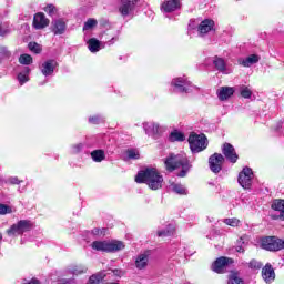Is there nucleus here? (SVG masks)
<instances>
[{
  "label": "nucleus",
  "mask_w": 284,
  "mask_h": 284,
  "mask_svg": "<svg viewBox=\"0 0 284 284\" xmlns=\"http://www.w3.org/2000/svg\"><path fill=\"white\" fill-rule=\"evenodd\" d=\"M54 68H57V61L54 60H47L40 65L43 77H52L54 74Z\"/></svg>",
  "instance_id": "f3484780"
},
{
  "label": "nucleus",
  "mask_w": 284,
  "mask_h": 284,
  "mask_svg": "<svg viewBox=\"0 0 284 284\" xmlns=\"http://www.w3.org/2000/svg\"><path fill=\"white\" fill-rule=\"evenodd\" d=\"M172 88H174L175 92H194V90H199L195 85H192V82L187 80L186 77L175 78L171 82Z\"/></svg>",
  "instance_id": "20e7f679"
},
{
  "label": "nucleus",
  "mask_w": 284,
  "mask_h": 284,
  "mask_svg": "<svg viewBox=\"0 0 284 284\" xmlns=\"http://www.w3.org/2000/svg\"><path fill=\"white\" fill-rule=\"evenodd\" d=\"M150 258L148 257V254L143 253L140 254L136 258H135V267L138 270H145V267H148V263H149Z\"/></svg>",
  "instance_id": "5701e85b"
},
{
  "label": "nucleus",
  "mask_w": 284,
  "mask_h": 284,
  "mask_svg": "<svg viewBox=\"0 0 284 284\" xmlns=\"http://www.w3.org/2000/svg\"><path fill=\"white\" fill-rule=\"evenodd\" d=\"M236 252H239L240 254H245V246L241 245V244H236L235 246Z\"/></svg>",
  "instance_id": "603ef678"
},
{
  "label": "nucleus",
  "mask_w": 284,
  "mask_h": 284,
  "mask_svg": "<svg viewBox=\"0 0 284 284\" xmlns=\"http://www.w3.org/2000/svg\"><path fill=\"white\" fill-rule=\"evenodd\" d=\"M227 284H245V281L242 280L239 273H231Z\"/></svg>",
  "instance_id": "72a5a7b5"
},
{
  "label": "nucleus",
  "mask_w": 284,
  "mask_h": 284,
  "mask_svg": "<svg viewBox=\"0 0 284 284\" xmlns=\"http://www.w3.org/2000/svg\"><path fill=\"white\" fill-rule=\"evenodd\" d=\"M163 12H176L181 9V1L179 0H166L161 6Z\"/></svg>",
  "instance_id": "aec40b11"
},
{
  "label": "nucleus",
  "mask_w": 284,
  "mask_h": 284,
  "mask_svg": "<svg viewBox=\"0 0 284 284\" xmlns=\"http://www.w3.org/2000/svg\"><path fill=\"white\" fill-rule=\"evenodd\" d=\"M247 243H250V237L247 235H242L237 241L236 244L237 245H243V247H245V245H247Z\"/></svg>",
  "instance_id": "49530a36"
},
{
  "label": "nucleus",
  "mask_w": 284,
  "mask_h": 284,
  "mask_svg": "<svg viewBox=\"0 0 284 284\" xmlns=\"http://www.w3.org/2000/svg\"><path fill=\"white\" fill-rule=\"evenodd\" d=\"M91 159L95 161V163H101V161H105V151L103 150L92 151Z\"/></svg>",
  "instance_id": "cd10ccee"
},
{
  "label": "nucleus",
  "mask_w": 284,
  "mask_h": 284,
  "mask_svg": "<svg viewBox=\"0 0 284 284\" xmlns=\"http://www.w3.org/2000/svg\"><path fill=\"white\" fill-rule=\"evenodd\" d=\"M70 274H73V276H81V274L88 273V266L83 264L73 265L69 268Z\"/></svg>",
  "instance_id": "a878e982"
},
{
  "label": "nucleus",
  "mask_w": 284,
  "mask_h": 284,
  "mask_svg": "<svg viewBox=\"0 0 284 284\" xmlns=\"http://www.w3.org/2000/svg\"><path fill=\"white\" fill-rule=\"evenodd\" d=\"M7 183L10 185H19L20 183H23V181L19 180L17 176H11L7 180Z\"/></svg>",
  "instance_id": "09e8293b"
},
{
  "label": "nucleus",
  "mask_w": 284,
  "mask_h": 284,
  "mask_svg": "<svg viewBox=\"0 0 284 284\" xmlns=\"http://www.w3.org/2000/svg\"><path fill=\"white\" fill-rule=\"evenodd\" d=\"M216 94L220 101H227V99H231V97L234 95V88L221 87L220 89H217Z\"/></svg>",
  "instance_id": "412c9836"
},
{
  "label": "nucleus",
  "mask_w": 284,
  "mask_h": 284,
  "mask_svg": "<svg viewBox=\"0 0 284 284\" xmlns=\"http://www.w3.org/2000/svg\"><path fill=\"white\" fill-rule=\"evenodd\" d=\"M164 163L168 172H174V170H179V168H182L181 172L178 174V176L180 178L186 176L187 172H190V169L192 168L185 154H178V155L171 154L165 160Z\"/></svg>",
  "instance_id": "f03ea898"
},
{
  "label": "nucleus",
  "mask_w": 284,
  "mask_h": 284,
  "mask_svg": "<svg viewBox=\"0 0 284 284\" xmlns=\"http://www.w3.org/2000/svg\"><path fill=\"white\" fill-rule=\"evenodd\" d=\"M138 1L139 0H121L119 6L120 14H122V17H128L132 14V11L134 10Z\"/></svg>",
  "instance_id": "9b49d317"
},
{
  "label": "nucleus",
  "mask_w": 284,
  "mask_h": 284,
  "mask_svg": "<svg viewBox=\"0 0 284 284\" xmlns=\"http://www.w3.org/2000/svg\"><path fill=\"white\" fill-rule=\"evenodd\" d=\"M44 12H47V14H50V17H52L57 14V7H54L53 4H49L44 7Z\"/></svg>",
  "instance_id": "a18cd8bd"
},
{
  "label": "nucleus",
  "mask_w": 284,
  "mask_h": 284,
  "mask_svg": "<svg viewBox=\"0 0 284 284\" xmlns=\"http://www.w3.org/2000/svg\"><path fill=\"white\" fill-rule=\"evenodd\" d=\"M97 19L90 18L84 22L83 30H92L97 26Z\"/></svg>",
  "instance_id": "a19ab883"
},
{
  "label": "nucleus",
  "mask_w": 284,
  "mask_h": 284,
  "mask_svg": "<svg viewBox=\"0 0 284 284\" xmlns=\"http://www.w3.org/2000/svg\"><path fill=\"white\" fill-rule=\"evenodd\" d=\"M210 32H214V22L206 19L199 24L197 34L199 37H205V34H210Z\"/></svg>",
  "instance_id": "2eb2a0df"
},
{
  "label": "nucleus",
  "mask_w": 284,
  "mask_h": 284,
  "mask_svg": "<svg viewBox=\"0 0 284 284\" xmlns=\"http://www.w3.org/2000/svg\"><path fill=\"white\" fill-rule=\"evenodd\" d=\"M125 161H131V160H138L141 159V154L139 153V150L136 149H129L125 151Z\"/></svg>",
  "instance_id": "c85d7f7f"
},
{
  "label": "nucleus",
  "mask_w": 284,
  "mask_h": 284,
  "mask_svg": "<svg viewBox=\"0 0 284 284\" xmlns=\"http://www.w3.org/2000/svg\"><path fill=\"white\" fill-rule=\"evenodd\" d=\"M67 28L64 19H55L51 22V32L55 36L65 34Z\"/></svg>",
  "instance_id": "dca6fc26"
},
{
  "label": "nucleus",
  "mask_w": 284,
  "mask_h": 284,
  "mask_svg": "<svg viewBox=\"0 0 284 284\" xmlns=\"http://www.w3.org/2000/svg\"><path fill=\"white\" fill-rule=\"evenodd\" d=\"M19 63H21V65H30L32 63V55L21 54L19 58Z\"/></svg>",
  "instance_id": "58836bf2"
},
{
  "label": "nucleus",
  "mask_w": 284,
  "mask_h": 284,
  "mask_svg": "<svg viewBox=\"0 0 284 284\" xmlns=\"http://www.w3.org/2000/svg\"><path fill=\"white\" fill-rule=\"evenodd\" d=\"M252 179H254V172L246 166L240 172L237 181L241 187L250 190L252 187Z\"/></svg>",
  "instance_id": "6e6552de"
},
{
  "label": "nucleus",
  "mask_w": 284,
  "mask_h": 284,
  "mask_svg": "<svg viewBox=\"0 0 284 284\" xmlns=\"http://www.w3.org/2000/svg\"><path fill=\"white\" fill-rule=\"evenodd\" d=\"M213 65L216 70H219V72H222L223 74H230V71H227V64L223 58L215 55L213 58Z\"/></svg>",
  "instance_id": "4be33fe9"
},
{
  "label": "nucleus",
  "mask_w": 284,
  "mask_h": 284,
  "mask_svg": "<svg viewBox=\"0 0 284 284\" xmlns=\"http://www.w3.org/2000/svg\"><path fill=\"white\" fill-rule=\"evenodd\" d=\"M171 187L175 194H187V189L183 184H172Z\"/></svg>",
  "instance_id": "ea45409f"
},
{
  "label": "nucleus",
  "mask_w": 284,
  "mask_h": 284,
  "mask_svg": "<svg viewBox=\"0 0 284 284\" xmlns=\"http://www.w3.org/2000/svg\"><path fill=\"white\" fill-rule=\"evenodd\" d=\"M0 214L1 215L12 214V207H10L9 205H6V204H0Z\"/></svg>",
  "instance_id": "37998d69"
},
{
  "label": "nucleus",
  "mask_w": 284,
  "mask_h": 284,
  "mask_svg": "<svg viewBox=\"0 0 284 284\" xmlns=\"http://www.w3.org/2000/svg\"><path fill=\"white\" fill-rule=\"evenodd\" d=\"M248 267H251V270H261V267H263V263L256 261V260H252L248 263Z\"/></svg>",
  "instance_id": "c03bdc74"
},
{
  "label": "nucleus",
  "mask_w": 284,
  "mask_h": 284,
  "mask_svg": "<svg viewBox=\"0 0 284 284\" xmlns=\"http://www.w3.org/2000/svg\"><path fill=\"white\" fill-rule=\"evenodd\" d=\"M223 163H225V158L221 153H214L209 158L210 170H212L214 174H219V172L223 170Z\"/></svg>",
  "instance_id": "1a4fd4ad"
},
{
  "label": "nucleus",
  "mask_w": 284,
  "mask_h": 284,
  "mask_svg": "<svg viewBox=\"0 0 284 284\" xmlns=\"http://www.w3.org/2000/svg\"><path fill=\"white\" fill-rule=\"evenodd\" d=\"M91 234H92L93 236H99V234H103V231H101L100 229H93V230L91 231Z\"/></svg>",
  "instance_id": "5fc2aeb1"
},
{
  "label": "nucleus",
  "mask_w": 284,
  "mask_h": 284,
  "mask_svg": "<svg viewBox=\"0 0 284 284\" xmlns=\"http://www.w3.org/2000/svg\"><path fill=\"white\" fill-rule=\"evenodd\" d=\"M169 141L172 143L176 141H185V135L182 132L175 130L170 133Z\"/></svg>",
  "instance_id": "473e14b6"
},
{
  "label": "nucleus",
  "mask_w": 284,
  "mask_h": 284,
  "mask_svg": "<svg viewBox=\"0 0 284 284\" xmlns=\"http://www.w3.org/2000/svg\"><path fill=\"white\" fill-rule=\"evenodd\" d=\"M115 41H119V32H116V34L113 36V37L111 38V40H109L108 44H109V45H112V44H114Z\"/></svg>",
  "instance_id": "864d4df0"
},
{
  "label": "nucleus",
  "mask_w": 284,
  "mask_h": 284,
  "mask_svg": "<svg viewBox=\"0 0 284 284\" xmlns=\"http://www.w3.org/2000/svg\"><path fill=\"white\" fill-rule=\"evenodd\" d=\"M258 61H261V57L258 54H251L246 58H240L237 63L243 68H252V65L258 63Z\"/></svg>",
  "instance_id": "6ab92c4d"
},
{
  "label": "nucleus",
  "mask_w": 284,
  "mask_h": 284,
  "mask_svg": "<svg viewBox=\"0 0 284 284\" xmlns=\"http://www.w3.org/2000/svg\"><path fill=\"white\" fill-rule=\"evenodd\" d=\"M232 263H234V261H232V258L230 257H219L212 265V270L213 272H216V274H223V272H225V267H227L229 265H232Z\"/></svg>",
  "instance_id": "9d476101"
},
{
  "label": "nucleus",
  "mask_w": 284,
  "mask_h": 284,
  "mask_svg": "<svg viewBox=\"0 0 284 284\" xmlns=\"http://www.w3.org/2000/svg\"><path fill=\"white\" fill-rule=\"evenodd\" d=\"M261 246L263 250H267L268 252H278V250L284 248V241L276 236L264 237Z\"/></svg>",
  "instance_id": "423d86ee"
},
{
  "label": "nucleus",
  "mask_w": 284,
  "mask_h": 284,
  "mask_svg": "<svg viewBox=\"0 0 284 284\" xmlns=\"http://www.w3.org/2000/svg\"><path fill=\"white\" fill-rule=\"evenodd\" d=\"M103 278H105L103 273L93 274L90 276L88 284H99Z\"/></svg>",
  "instance_id": "c9c22d12"
},
{
  "label": "nucleus",
  "mask_w": 284,
  "mask_h": 284,
  "mask_svg": "<svg viewBox=\"0 0 284 284\" xmlns=\"http://www.w3.org/2000/svg\"><path fill=\"white\" fill-rule=\"evenodd\" d=\"M113 274H114L115 276H120V275H121V271H120V270H114V271H113Z\"/></svg>",
  "instance_id": "6e6d98bb"
},
{
  "label": "nucleus",
  "mask_w": 284,
  "mask_h": 284,
  "mask_svg": "<svg viewBox=\"0 0 284 284\" xmlns=\"http://www.w3.org/2000/svg\"><path fill=\"white\" fill-rule=\"evenodd\" d=\"M1 239H3V236L0 234V241H1Z\"/></svg>",
  "instance_id": "4d7b16f0"
},
{
  "label": "nucleus",
  "mask_w": 284,
  "mask_h": 284,
  "mask_svg": "<svg viewBox=\"0 0 284 284\" xmlns=\"http://www.w3.org/2000/svg\"><path fill=\"white\" fill-rule=\"evenodd\" d=\"M103 118L101 115H93L89 118V123H93L94 125L102 123Z\"/></svg>",
  "instance_id": "de8ad7c7"
},
{
  "label": "nucleus",
  "mask_w": 284,
  "mask_h": 284,
  "mask_svg": "<svg viewBox=\"0 0 284 284\" xmlns=\"http://www.w3.org/2000/svg\"><path fill=\"white\" fill-rule=\"evenodd\" d=\"M12 59V52L8 47H0V61H10Z\"/></svg>",
  "instance_id": "7c9ffc66"
},
{
  "label": "nucleus",
  "mask_w": 284,
  "mask_h": 284,
  "mask_svg": "<svg viewBox=\"0 0 284 284\" xmlns=\"http://www.w3.org/2000/svg\"><path fill=\"white\" fill-rule=\"evenodd\" d=\"M176 232V226L174 224H169L165 230H159L158 236H172Z\"/></svg>",
  "instance_id": "c756f323"
},
{
  "label": "nucleus",
  "mask_w": 284,
  "mask_h": 284,
  "mask_svg": "<svg viewBox=\"0 0 284 284\" xmlns=\"http://www.w3.org/2000/svg\"><path fill=\"white\" fill-rule=\"evenodd\" d=\"M143 130L145 134H148V136H152L153 139H159V136H161V134L165 132L166 128L155 122H144Z\"/></svg>",
  "instance_id": "0eeeda50"
},
{
  "label": "nucleus",
  "mask_w": 284,
  "mask_h": 284,
  "mask_svg": "<svg viewBox=\"0 0 284 284\" xmlns=\"http://www.w3.org/2000/svg\"><path fill=\"white\" fill-rule=\"evenodd\" d=\"M10 34V23L0 21V37H6Z\"/></svg>",
  "instance_id": "4c0bfd02"
},
{
  "label": "nucleus",
  "mask_w": 284,
  "mask_h": 284,
  "mask_svg": "<svg viewBox=\"0 0 284 284\" xmlns=\"http://www.w3.org/2000/svg\"><path fill=\"white\" fill-rule=\"evenodd\" d=\"M222 153L224 154L225 159L230 161V163H236V161H239V154H236V150L230 143L223 144Z\"/></svg>",
  "instance_id": "f8f14e48"
},
{
  "label": "nucleus",
  "mask_w": 284,
  "mask_h": 284,
  "mask_svg": "<svg viewBox=\"0 0 284 284\" xmlns=\"http://www.w3.org/2000/svg\"><path fill=\"white\" fill-rule=\"evenodd\" d=\"M236 252H239L240 254H245V246L241 245V244H236L235 246Z\"/></svg>",
  "instance_id": "3c124183"
},
{
  "label": "nucleus",
  "mask_w": 284,
  "mask_h": 284,
  "mask_svg": "<svg viewBox=\"0 0 284 284\" xmlns=\"http://www.w3.org/2000/svg\"><path fill=\"white\" fill-rule=\"evenodd\" d=\"M125 250V244L119 240L109 241V252H121Z\"/></svg>",
  "instance_id": "bb28decb"
},
{
  "label": "nucleus",
  "mask_w": 284,
  "mask_h": 284,
  "mask_svg": "<svg viewBox=\"0 0 284 284\" xmlns=\"http://www.w3.org/2000/svg\"><path fill=\"white\" fill-rule=\"evenodd\" d=\"M50 26V20L45 18L44 13H36L33 17V28L36 30H43V28H48Z\"/></svg>",
  "instance_id": "4468645a"
},
{
  "label": "nucleus",
  "mask_w": 284,
  "mask_h": 284,
  "mask_svg": "<svg viewBox=\"0 0 284 284\" xmlns=\"http://www.w3.org/2000/svg\"><path fill=\"white\" fill-rule=\"evenodd\" d=\"M91 246L97 252H110L109 241H94Z\"/></svg>",
  "instance_id": "b1692460"
},
{
  "label": "nucleus",
  "mask_w": 284,
  "mask_h": 284,
  "mask_svg": "<svg viewBox=\"0 0 284 284\" xmlns=\"http://www.w3.org/2000/svg\"><path fill=\"white\" fill-rule=\"evenodd\" d=\"M81 150H83V144L79 143L72 146V152L73 154H79V152H81Z\"/></svg>",
  "instance_id": "8fccbe9b"
},
{
  "label": "nucleus",
  "mask_w": 284,
  "mask_h": 284,
  "mask_svg": "<svg viewBox=\"0 0 284 284\" xmlns=\"http://www.w3.org/2000/svg\"><path fill=\"white\" fill-rule=\"evenodd\" d=\"M240 94L243 99H252V89L250 87L241 85Z\"/></svg>",
  "instance_id": "f704fd0d"
},
{
  "label": "nucleus",
  "mask_w": 284,
  "mask_h": 284,
  "mask_svg": "<svg viewBox=\"0 0 284 284\" xmlns=\"http://www.w3.org/2000/svg\"><path fill=\"white\" fill-rule=\"evenodd\" d=\"M88 48L90 52H99V50H102V48H105L101 41L97 40L95 38H91L88 41Z\"/></svg>",
  "instance_id": "393cba45"
},
{
  "label": "nucleus",
  "mask_w": 284,
  "mask_h": 284,
  "mask_svg": "<svg viewBox=\"0 0 284 284\" xmlns=\"http://www.w3.org/2000/svg\"><path fill=\"white\" fill-rule=\"evenodd\" d=\"M29 74H30V68H26L24 71L18 74V81L20 85H23V83H28L30 81Z\"/></svg>",
  "instance_id": "2f4dec72"
},
{
  "label": "nucleus",
  "mask_w": 284,
  "mask_h": 284,
  "mask_svg": "<svg viewBox=\"0 0 284 284\" xmlns=\"http://www.w3.org/2000/svg\"><path fill=\"white\" fill-rule=\"evenodd\" d=\"M272 210L278 212L277 214H271L274 221H284V200H275L272 203Z\"/></svg>",
  "instance_id": "ddd939ff"
},
{
  "label": "nucleus",
  "mask_w": 284,
  "mask_h": 284,
  "mask_svg": "<svg viewBox=\"0 0 284 284\" xmlns=\"http://www.w3.org/2000/svg\"><path fill=\"white\" fill-rule=\"evenodd\" d=\"M189 145L192 152H203L207 148V138H205V134L192 133L189 136Z\"/></svg>",
  "instance_id": "7ed1b4c3"
},
{
  "label": "nucleus",
  "mask_w": 284,
  "mask_h": 284,
  "mask_svg": "<svg viewBox=\"0 0 284 284\" xmlns=\"http://www.w3.org/2000/svg\"><path fill=\"white\" fill-rule=\"evenodd\" d=\"M262 278L267 284L274 283V281L276 278V273L274 272V268L272 267V265L266 264L262 268Z\"/></svg>",
  "instance_id": "a211bd4d"
},
{
  "label": "nucleus",
  "mask_w": 284,
  "mask_h": 284,
  "mask_svg": "<svg viewBox=\"0 0 284 284\" xmlns=\"http://www.w3.org/2000/svg\"><path fill=\"white\" fill-rule=\"evenodd\" d=\"M135 183H145L150 190H161L163 187V175L155 168H148L136 174Z\"/></svg>",
  "instance_id": "f257e3e1"
},
{
  "label": "nucleus",
  "mask_w": 284,
  "mask_h": 284,
  "mask_svg": "<svg viewBox=\"0 0 284 284\" xmlns=\"http://www.w3.org/2000/svg\"><path fill=\"white\" fill-rule=\"evenodd\" d=\"M32 230V222L30 220H20L18 223L11 225L7 231L9 236H19L26 232Z\"/></svg>",
  "instance_id": "39448f33"
},
{
  "label": "nucleus",
  "mask_w": 284,
  "mask_h": 284,
  "mask_svg": "<svg viewBox=\"0 0 284 284\" xmlns=\"http://www.w3.org/2000/svg\"><path fill=\"white\" fill-rule=\"evenodd\" d=\"M29 50H31V52H34L36 54H39L41 52V45L37 42H30Z\"/></svg>",
  "instance_id": "79ce46f5"
},
{
  "label": "nucleus",
  "mask_w": 284,
  "mask_h": 284,
  "mask_svg": "<svg viewBox=\"0 0 284 284\" xmlns=\"http://www.w3.org/2000/svg\"><path fill=\"white\" fill-rule=\"evenodd\" d=\"M223 223H225V225H230V227H239V225H241V220L236 217H229L224 219Z\"/></svg>",
  "instance_id": "e433bc0d"
}]
</instances>
